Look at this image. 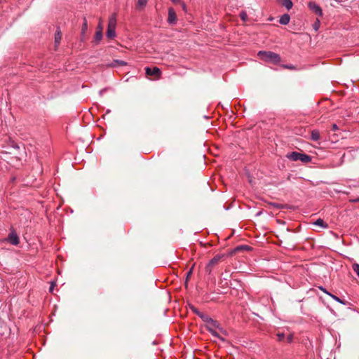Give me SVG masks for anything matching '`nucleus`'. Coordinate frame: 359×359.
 <instances>
[{
	"label": "nucleus",
	"instance_id": "6",
	"mask_svg": "<svg viewBox=\"0 0 359 359\" xmlns=\"http://www.w3.org/2000/svg\"><path fill=\"white\" fill-rule=\"evenodd\" d=\"M145 73L147 76H155L157 78H160L161 74V71L157 67H154L152 69L149 67H147L145 68Z\"/></svg>",
	"mask_w": 359,
	"mask_h": 359
},
{
	"label": "nucleus",
	"instance_id": "37",
	"mask_svg": "<svg viewBox=\"0 0 359 359\" xmlns=\"http://www.w3.org/2000/svg\"><path fill=\"white\" fill-rule=\"evenodd\" d=\"M173 3H177L179 2L180 0H171Z\"/></svg>",
	"mask_w": 359,
	"mask_h": 359
},
{
	"label": "nucleus",
	"instance_id": "5",
	"mask_svg": "<svg viewBox=\"0 0 359 359\" xmlns=\"http://www.w3.org/2000/svg\"><path fill=\"white\" fill-rule=\"evenodd\" d=\"M309 8L318 16L323 15V11L320 6L314 1H310L308 4Z\"/></svg>",
	"mask_w": 359,
	"mask_h": 359
},
{
	"label": "nucleus",
	"instance_id": "8",
	"mask_svg": "<svg viewBox=\"0 0 359 359\" xmlns=\"http://www.w3.org/2000/svg\"><path fill=\"white\" fill-rule=\"evenodd\" d=\"M8 241L13 245H17L19 243V238L18 235L14 232L9 233L8 236Z\"/></svg>",
	"mask_w": 359,
	"mask_h": 359
},
{
	"label": "nucleus",
	"instance_id": "14",
	"mask_svg": "<svg viewBox=\"0 0 359 359\" xmlns=\"http://www.w3.org/2000/svg\"><path fill=\"white\" fill-rule=\"evenodd\" d=\"M311 139L313 141H318L320 139V133L317 130H313L311 134Z\"/></svg>",
	"mask_w": 359,
	"mask_h": 359
},
{
	"label": "nucleus",
	"instance_id": "11",
	"mask_svg": "<svg viewBox=\"0 0 359 359\" xmlns=\"http://www.w3.org/2000/svg\"><path fill=\"white\" fill-rule=\"evenodd\" d=\"M290 17L288 14L285 13L280 16L279 22L281 25H286L290 22Z\"/></svg>",
	"mask_w": 359,
	"mask_h": 359
},
{
	"label": "nucleus",
	"instance_id": "35",
	"mask_svg": "<svg viewBox=\"0 0 359 359\" xmlns=\"http://www.w3.org/2000/svg\"><path fill=\"white\" fill-rule=\"evenodd\" d=\"M352 201H353V202H354V203H358V202H359V197H358V198H355V199L352 200Z\"/></svg>",
	"mask_w": 359,
	"mask_h": 359
},
{
	"label": "nucleus",
	"instance_id": "22",
	"mask_svg": "<svg viewBox=\"0 0 359 359\" xmlns=\"http://www.w3.org/2000/svg\"><path fill=\"white\" fill-rule=\"evenodd\" d=\"M276 336L278 341H282L285 339V334L283 332L277 333Z\"/></svg>",
	"mask_w": 359,
	"mask_h": 359
},
{
	"label": "nucleus",
	"instance_id": "20",
	"mask_svg": "<svg viewBox=\"0 0 359 359\" xmlns=\"http://www.w3.org/2000/svg\"><path fill=\"white\" fill-rule=\"evenodd\" d=\"M353 270L356 273L358 276L359 277V264L355 263L352 266Z\"/></svg>",
	"mask_w": 359,
	"mask_h": 359
},
{
	"label": "nucleus",
	"instance_id": "32",
	"mask_svg": "<svg viewBox=\"0 0 359 359\" xmlns=\"http://www.w3.org/2000/svg\"><path fill=\"white\" fill-rule=\"evenodd\" d=\"M338 129V126L337 124H333L332 126V130L335 131Z\"/></svg>",
	"mask_w": 359,
	"mask_h": 359
},
{
	"label": "nucleus",
	"instance_id": "38",
	"mask_svg": "<svg viewBox=\"0 0 359 359\" xmlns=\"http://www.w3.org/2000/svg\"><path fill=\"white\" fill-rule=\"evenodd\" d=\"M286 67H287V68H288V69H293V68H294V67H292V66H286Z\"/></svg>",
	"mask_w": 359,
	"mask_h": 359
},
{
	"label": "nucleus",
	"instance_id": "33",
	"mask_svg": "<svg viewBox=\"0 0 359 359\" xmlns=\"http://www.w3.org/2000/svg\"><path fill=\"white\" fill-rule=\"evenodd\" d=\"M192 271H193V267H191V269L187 273V278L191 274Z\"/></svg>",
	"mask_w": 359,
	"mask_h": 359
},
{
	"label": "nucleus",
	"instance_id": "1",
	"mask_svg": "<svg viewBox=\"0 0 359 359\" xmlns=\"http://www.w3.org/2000/svg\"><path fill=\"white\" fill-rule=\"evenodd\" d=\"M259 57L266 62H271L273 64H278L280 62V57L278 54L271 51L260 50L258 53Z\"/></svg>",
	"mask_w": 359,
	"mask_h": 359
},
{
	"label": "nucleus",
	"instance_id": "7",
	"mask_svg": "<svg viewBox=\"0 0 359 359\" xmlns=\"http://www.w3.org/2000/svg\"><path fill=\"white\" fill-rule=\"evenodd\" d=\"M177 21V15L175 10L172 8H168V22L169 24L173 25L175 24Z\"/></svg>",
	"mask_w": 359,
	"mask_h": 359
},
{
	"label": "nucleus",
	"instance_id": "30",
	"mask_svg": "<svg viewBox=\"0 0 359 359\" xmlns=\"http://www.w3.org/2000/svg\"><path fill=\"white\" fill-rule=\"evenodd\" d=\"M54 286H55V283H52L50 286V288H49V292H53V290H54Z\"/></svg>",
	"mask_w": 359,
	"mask_h": 359
},
{
	"label": "nucleus",
	"instance_id": "34",
	"mask_svg": "<svg viewBox=\"0 0 359 359\" xmlns=\"http://www.w3.org/2000/svg\"><path fill=\"white\" fill-rule=\"evenodd\" d=\"M100 28H102V24H101V22H100V23L98 24V26H97V30L100 29Z\"/></svg>",
	"mask_w": 359,
	"mask_h": 359
},
{
	"label": "nucleus",
	"instance_id": "25",
	"mask_svg": "<svg viewBox=\"0 0 359 359\" xmlns=\"http://www.w3.org/2000/svg\"><path fill=\"white\" fill-rule=\"evenodd\" d=\"M114 62L121 66H125L127 65V63L123 60H116Z\"/></svg>",
	"mask_w": 359,
	"mask_h": 359
},
{
	"label": "nucleus",
	"instance_id": "23",
	"mask_svg": "<svg viewBox=\"0 0 359 359\" xmlns=\"http://www.w3.org/2000/svg\"><path fill=\"white\" fill-rule=\"evenodd\" d=\"M148 0H137V6L140 7H144Z\"/></svg>",
	"mask_w": 359,
	"mask_h": 359
},
{
	"label": "nucleus",
	"instance_id": "27",
	"mask_svg": "<svg viewBox=\"0 0 359 359\" xmlns=\"http://www.w3.org/2000/svg\"><path fill=\"white\" fill-rule=\"evenodd\" d=\"M287 341L288 343H292L293 341V334H290L287 337Z\"/></svg>",
	"mask_w": 359,
	"mask_h": 359
},
{
	"label": "nucleus",
	"instance_id": "36",
	"mask_svg": "<svg viewBox=\"0 0 359 359\" xmlns=\"http://www.w3.org/2000/svg\"><path fill=\"white\" fill-rule=\"evenodd\" d=\"M182 8H183L184 10H185V9H186V5L184 4V3H182Z\"/></svg>",
	"mask_w": 359,
	"mask_h": 359
},
{
	"label": "nucleus",
	"instance_id": "28",
	"mask_svg": "<svg viewBox=\"0 0 359 359\" xmlns=\"http://www.w3.org/2000/svg\"><path fill=\"white\" fill-rule=\"evenodd\" d=\"M192 311L196 313L197 314L199 317H200V315H201L203 313L200 312L199 311H198L196 309H194L193 308L192 309Z\"/></svg>",
	"mask_w": 359,
	"mask_h": 359
},
{
	"label": "nucleus",
	"instance_id": "16",
	"mask_svg": "<svg viewBox=\"0 0 359 359\" xmlns=\"http://www.w3.org/2000/svg\"><path fill=\"white\" fill-rule=\"evenodd\" d=\"M313 224L324 229L327 227V224L320 218L318 219Z\"/></svg>",
	"mask_w": 359,
	"mask_h": 359
},
{
	"label": "nucleus",
	"instance_id": "39",
	"mask_svg": "<svg viewBox=\"0 0 359 359\" xmlns=\"http://www.w3.org/2000/svg\"><path fill=\"white\" fill-rule=\"evenodd\" d=\"M337 3H341L342 1L341 0H334Z\"/></svg>",
	"mask_w": 359,
	"mask_h": 359
},
{
	"label": "nucleus",
	"instance_id": "17",
	"mask_svg": "<svg viewBox=\"0 0 359 359\" xmlns=\"http://www.w3.org/2000/svg\"><path fill=\"white\" fill-rule=\"evenodd\" d=\"M102 39V28H100V29L97 30L95 32V41L97 43H99Z\"/></svg>",
	"mask_w": 359,
	"mask_h": 359
},
{
	"label": "nucleus",
	"instance_id": "15",
	"mask_svg": "<svg viewBox=\"0 0 359 359\" xmlns=\"http://www.w3.org/2000/svg\"><path fill=\"white\" fill-rule=\"evenodd\" d=\"M116 28H107V36L109 39H113L116 36Z\"/></svg>",
	"mask_w": 359,
	"mask_h": 359
},
{
	"label": "nucleus",
	"instance_id": "2",
	"mask_svg": "<svg viewBox=\"0 0 359 359\" xmlns=\"http://www.w3.org/2000/svg\"><path fill=\"white\" fill-rule=\"evenodd\" d=\"M286 157L293 161H300L302 163H309L311 161V157L306 154L299 153L297 151H292L288 153Z\"/></svg>",
	"mask_w": 359,
	"mask_h": 359
},
{
	"label": "nucleus",
	"instance_id": "29",
	"mask_svg": "<svg viewBox=\"0 0 359 359\" xmlns=\"http://www.w3.org/2000/svg\"><path fill=\"white\" fill-rule=\"evenodd\" d=\"M320 21L318 20L317 22L314 24L313 27L316 30H318L319 27Z\"/></svg>",
	"mask_w": 359,
	"mask_h": 359
},
{
	"label": "nucleus",
	"instance_id": "31",
	"mask_svg": "<svg viewBox=\"0 0 359 359\" xmlns=\"http://www.w3.org/2000/svg\"><path fill=\"white\" fill-rule=\"evenodd\" d=\"M320 290H322L323 292H325V294H330L329 292H327L323 287H319Z\"/></svg>",
	"mask_w": 359,
	"mask_h": 359
},
{
	"label": "nucleus",
	"instance_id": "9",
	"mask_svg": "<svg viewBox=\"0 0 359 359\" xmlns=\"http://www.w3.org/2000/svg\"><path fill=\"white\" fill-rule=\"evenodd\" d=\"M8 144H9L10 147L7 148L5 150H1L0 152L5 153V154H11L12 152H11V149H19V146L11 140H9Z\"/></svg>",
	"mask_w": 359,
	"mask_h": 359
},
{
	"label": "nucleus",
	"instance_id": "24",
	"mask_svg": "<svg viewBox=\"0 0 359 359\" xmlns=\"http://www.w3.org/2000/svg\"><path fill=\"white\" fill-rule=\"evenodd\" d=\"M271 205H272L273 207H274L277 209H281V208H283V207H284L283 205L279 204V203H271Z\"/></svg>",
	"mask_w": 359,
	"mask_h": 359
},
{
	"label": "nucleus",
	"instance_id": "13",
	"mask_svg": "<svg viewBox=\"0 0 359 359\" xmlns=\"http://www.w3.org/2000/svg\"><path fill=\"white\" fill-rule=\"evenodd\" d=\"M281 4L287 10L291 9L293 6V3L291 0H281Z\"/></svg>",
	"mask_w": 359,
	"mask_h": 359
},
{
	"label": "nucleus",
	"instance_id": "21",
	"mask_svg": "<svg viewBox=\"0 0 359 359\" xmlns=\"http://www.w3.org/2000/svg\"><path fill=\"white\" fill-rule=\"evenodd\" d=\"M329 296H330L336 302H337L339 303H341L342 304H345L344 302L340 298H339L338 297H337V296H335V295H334L332 294H329Z\"/></svg>",
	"mask_w": 359,
	"mask_h": 359
},
{
	"label": "nucleus",
	"instance_id": "10",
	"mask_svg": "<svg viewBox=\"0 0 359 359\" xmlns=\"http://www.w3.org/2000/svg\"><path fill=\"white\" fill-rule=\"evenodd\" d=\"M116 15L113 14L109 17L107 28H116Z\"/></svg>",
	"mask_w": 359,
	"mask_h": 359
},
{
	"label": "nucleus",
	"instance_id": "26",
	"mask_svg": "<svg viewBox=\"0 0 359 359\" xmlns=\"http://www.w3.org/2000/svg\"><path fill=\"white\" fill-rule=\"evenodd\" d=\"M87 27H88V26H87V21H86V19H84V22H83V24L82 25V32H85L86 31V29H87Z\"/></svg>",
	"mask_w": 359,
	"mask_h": 359
},
{
	"label": "nucleus",
	"instance_id": "19",
	"mask_svg": "<svg viewBox=\"0 0 359 359\" xmlns=\"http://www.w3.org/2000/svg\"><path fill=\"white\" fill-rule=\"evenodd\" d=\"M239 16L244 22H245L248 20V15L245 11H241L239 14Z\"/></svg>",
	"mask_w": 359,
	"mask_h": 359
},
{
	"label": "nucleus",
	"instance_id": "3",
	"mask_svg": "<svg viewBox=\"0 0 359 359\" xmlns=\"http://www.w3.org/2000/svg\"><path fill=\"white\" fill-rule=\"evenodd\" d=\"M207 329L211 333L212 335L218 337L222 341L224 340V339L219 335V333L217 331V329H218L220 331H223L222 328L220 327V325L217 321L215 320V323H210L207 325Z\"/></svg>",
	"mask_w": 359,
	"mask_h": 359
},
{
	"label": "nucleus",
	"instance_id": "4",
	"mask_svg": "<svg viewBox=\"0 0 359 359\" xmlns=\"http://www.w3.org/2000/svg\"><path fill=\"white\" fill-rule=\"evenodd\" d=\"M222 257L223 256L222 255H216L212 259H210L205 267V273L210 274L212 268L219 262Z\"/></svg>",
	"mask_w": 359,
	"mask_h": 359
},
{
	"label": "nucleus",
	"instance_id": "12",
	"mask_svg": "<svg viewBox=\"0 0 359 359\" xmlns=\"http://www.w3.org/2000/svg\"><path fill=\"white\" fill-rule=\"evenodd\" d=\"M200 318L207 323V325L210 324V323H215V320H213L212 318H211L210 317H209L208 316L204 314V313H202L201 315H200Z\"/></svg>",
	"mask_w": 359,
	"mask_h": 359
},
{
	"label": "nucleus",
	"instance_id": "18",
	"mask_svg": "<svg viewBox=\"0 0 359 359\" xmlns=\"http://www.w3.org/2000/svg\"><path fill=\"white\" fill-rule=\"evenodd\" d=\"M61 40V33L60 32H57L55 35V42L56 44H59Z\"/></svg>",
	"mask_w": 359,
	"mask_h": 359
}]
</instances>
